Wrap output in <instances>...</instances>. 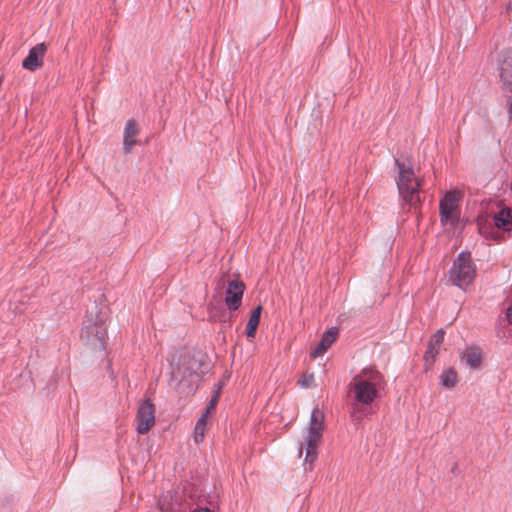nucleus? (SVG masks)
Instances as JSON below:
<instances>
[{"label":"nucleus","mask_w":512,"mask_h":512,"mask_svg":"<svg viewBox=\"0 0 512 512\" xmlns=\"http://www.w3.org/2000/svg\"><path fill=\"white\" fill-rule=\"evenodd\" d=\"M506 107L509 121H512V95L506 96Z\"/></svg>","instance_id":"obj_23"},{"label":"nucleus","mask_w":512,"mask_h":512,"mask_svg":"<svg viewBox=\"0 0 512 512\" xmlns=\"http://www.w3.org/2000/svg\"><path fill=\"white\" fill-rule=\"evenodd\" d=\"M387 382L384 375L372 365L366 366L353 376L349 384L352 400L349 403L350 416L361 420L368 410L385 393Z\"/></svg>","instance_id":"obj_1"},{"label":"nucleus","mask_w":512,"mask_h":512,"mask_svg":"<svg viewBox=\"0 0 512 512\" xmlns=\"http://www.w3.org/2000/svg\"><path fill=\"white\" fill-rule=\"evenodd\" d=\"M299 453L302 454V444L299 445Z\"/></svg>","instance_id":"obj_28"},{"label":"nucleus","mask_w":512,"mask_h":512,"mask_svg":"<svg viewBox=\"0 0 512 512\" xmlns=\"http://www.w3.org/2000/svg\"><path fill=\"white\" fill-rule=\"evenodd\" d=\"M512 299L507 296L501 304V313L495 324L497 344L506 346L512 336Z\"/></svg>","instance_id":"obj_7"},{"label":"nucleus","mask_w":512,"mask_h":512,"mask_svg":"<svg viewBox=\"0 0 512 512\" xmlns=\"http://www.w3.org/2000/svg\"><path fill=\"white\" fill-rule=\"evenodd\" d=\"M262 310V305H257L251 311L248 322L245 327V335L247 336V338L255 337L257 328L260 323Z\"/></svg>","instance_id":"obj_17"},{"label":"nucleus","mask_w":512,"mask_h":512,"mask_svg":"<svg viewBox=\"0 0 512 512\" xmlns=\"http://www.w3.org/2000/svg\"><path fill=\"white\" fill-rule=\"evenodd\" d=\"M394 165L398 169V178L396 185L401 201L402 209L405 206L416 209L421 202L419 195V182L415 178L414 168L410 161L401 157L394 156Z\"/></svg>","instance_id":"obj_3"},{"label":"nucleus","mask_w":512,"mask_h":512,"mask_svg":"<svg viewBox=\"0 0 512 512\" xmlns=\"http://www.w3.org/2000/svg\"><path fill=\"white\" fill-rule=\"evenodd\" d=\"M458 201V195L456 192L450 191L439 202V216L441 224L448 222L454 224L458 222L459 217L455 215L457 211L456 202Z\"/></svg>","instance_id":"obj_10"},{"label":"nucleus","mask_w":512,"mask_h":512,"mask_svg":"<svg viewBox=\"0 0 512 512\" xmlns=\"http://www.w3.org/2000/svg\"><path fill=\"white\" fill-rule=\"evenodd\" d=\"M210 364L205 356L198 353H185L178 362L171 364L169 385L183 395H193L198 389V381L209 371Z\"/></svg>","instance_id":"obj_2"},{"label":"nucleus","mask_w":512,"mask_h":512,"mask_svg":"<svg viewBox=\"0 0 512 512\" xmlns=\"http://www.w3.org/2000/svg\"><path fill=\"white\" fill-rule=\"evenodd\" d=\"M506 9H507V12H510V10L512 9V1H509L507 3Z\"/></svg>","instance_id":"obj_26"},{"label":"nucleus","mask_w":512,"mask_h":512,"mask_svg":"<svg viewBox=\"0 0 512 512\" xmlns=\"http://www.w3.org/2000/svg\"><path fill=\"white\" fill-rule=\"evenodd\" d=\"M476 275V267L472 262L471 252L462 250L449 269L453 285L464 288L472 283Z\"/></svg>","instance_id":"obj_5"},{"label":"nucleus","mask_w":512,"mask_h":512,"mask_svg":"<svg viewBox=\"0 0 512 512\" xmlns=\"http://www.w3.org/2000/svg\"><path fill=\"white\" fill-rule=\"evenodd\" d=\"M494 225L504 232L512 231V207L500 209L493 217Z\"/></svg>","instance_id":"obj_16"},{"label":"nucleus","mask_w":512,"mask_h":512,"mask_svg":"<svg viewBox=\"0 0 512 512\" xmlns=\"http://www.w3.org/2000/svg\"><path fill=\"white\" fill-rule=\"evenodd\" d=\"M47 51L45 43H38L32 47L27 56L22 61V67L28 71L34 72L43 66L44 55Z\"/></svg>","instance_id":"obj_12"},{"label":"nucleus","mask_w":512,"mask_h":512,"mask_svg":"<svg viewBox=\"0 0 512 512\" xmlns=\"http://www.w3.org/2000/svg\"><path fill=\"white\" fill-rule=\"evenodd\" d=\"M139 130L135 120L130 119L126 122L123 132V146L124 154H129L133 146L137 143L135 137L138 135Z\"/></svg>","instance_id":"obj_15"},{"label":"nucleus","mask_w":512,"mask_h":512,"mask_svg":"<svg viewBox=\"0 0 512 512\" xmlns=\"http://www.w3.org/2000/svg\"><path fill=\"white\" fill-rule=\"evenodd\" d=\"M245 290L246 286L240 279L228 281L224 301L230 312H234L240 308Z\"/></svg>","instance_id":"obj_9"},{"label":"nucleus","mask_w":512,"mask_h":512,"mask_svg":"<svg viewBox=\"0 0 512 512\" xmlns=\"http://www.w3.org/2000/svg\"><path fill=\"white\" fill-rule=\"evenodd\" d=\"M323 418L324 415L320 412L319 408L317 406L314 407L310 414L308 432L304 438L306 457L303 465L305 466V470L307 469V465L311 468L312 463L317 459V442L323 430Z\"/></svg>","instance_id":"obj_6"},{"label":"nucleus","mask_w":512,"mask_h":512,"mask_svg":"<svg viewBox=\"0 0 512 512\" xmlns=\"http://www.w3.org/2000/svg\"><path fill=\"white\" fill-rule=\"evenodd\" d=\"M136 418V432L139 435L147 434L155 424V405L150 399H144L139 403Z\"/></svg>","instance_id":"obj_8"},{"label":"nucleus","mask_w":512,"mask_h":512,"mask_svg":"<svg viewBox=\"0 0 512 512\" xmlns=\"http://www.w3.org/2000/svg\"><path fill=\"white\" fill-rule=\"evenodd\" d=\"M445 330L440 328L438 329L429 339L427 349L424 354V361L428 365H432L437 355L439 354L438 345H440L444 341Z\"/></svg>","instance_id":"obj_14"},{"label":"nucleus","mask_w":512,"mask_h":512,"mask_svg":"<svg viewBox=\"0 0 512 512\" xmlns=\"http://www.w3.org/2000/svg\"><path fill=\"white\" fill-rule=\"evenodd\" d=\"M465 361L470 368L476 369L481 365V353L477 349H471L468 351Z\"/></svg>","instance_id":"obj_19"},{"label":"nucleus","mask_w":512,"mask_h":512,"mask_svg":"<svg viewBox=\"0 0 512 512\" xmlns=\"http://www.w3.org/2000/svg\"><path fill=\"white\" fill-rule=\"evenodd\" d=\"M208 412H202L201 416L197 420L194 428V434L200 435L201 439H204V433L206 429V423L208 419Z\"/></svg>","instance_id":"obj_20"},{"label":"nucleus","mask_w":512,"mask_h":512,"mask_svg":"<svg viewBox=\"0 0 512 512\" xmlns=\"http://www.w3.org/2000/svg\"><path fill=\"white\" fill-rule=\"evenodd\" d=\"M498 70L505 91L512 92V51L506 49L498 56Z\"/></svg>","instance_id":"obj_11"},{"label":"nucleus","mask_w":512,"mask_h":512,"mask_svg":"<svg viewBox=\"0 0 512 512\" xmlns=\"http://www.w3.org/2000/svg\"><path fill=\"white\" fill-rule=\"evenodd\" d=\"M192 512H214L211 508L207 506H197Z\"/></svg>","instance_id":"obj_24"},{"label":"nucleus","mask_w":512,"mask_h":512,"mask_svg":"<svg viewBox=\"0 0 512 512\" xmlns=\"http://www.w3.org/2000/svg\"><path fill=\"white\" fill-rule=\"evenodd\" d=\"M506 186L509 187L512 190V182L506 183Z\"/></svg>","instance_id":"obj_27"},{"label":"nucleus","mask_w":512,"mask_h":512,"mask_svg":"<svg viewBox=\"0 0 512 512\" xmlns=\"http://www.w3.org/2000/svg\"><path fill=\"white\" fill-rule=\"evenodd\" d=\"M339 334V329L335 326L327 329L321 336L318 344L312 348L309 352V356L312 359H316L323 355L328 348L334 343Z\"/></svg>","instance_id":"obj_13"},{"label":"nucleus","mask_w":512,"mask_h":512,"mask_svg":"<svg viewBox=\"0 0 512 512\" xmlns=\"http://www.w3.org/2000/svg\"><path fill=\"white\" fill-rule=\"evenodd\" d=\"M457 375L453 368L444 371L440 376V383L446 388H452L456 384Z\"/></svg>","instance_id":"obj_18"},{"label":"nucleus","mask_w":512,"mask_h":512,"mask_svg":"<svg viewBox=\"0 0 512 512\" xmlns=\"http://www.w3.org/2000/svg\"><path fill=\"white\" fill-rule=\"evenodd\" d=\"M313 382H314V374L313 373L304 374L301 377V379L298 381L299 385L301 387H305V388L311 387L313 385Z\"/></svg>","instance_id":"obj_22"},{"label":"nucleus","mask_w":512,"mask_h":512,"mask_svg":"<svg viewBox=\"0 0 512 512\" xmlns=\"http://www.w3.org/2000/svg\"><path fill=\"white\" fill-rule=\"evenodd\" d=\"M204 439H201L200 438V435L198 434H194V441L195 443H200V442H203Z\"/></svg>","instance_id":"obj_25"},{"label":"nucleus","mask_w":512,"mask_h":512,"mask_svg":"<svg viewBox=\"0 0 512 512\" xmlns=\"http://www.w3.org/2000/svg\"><path fill=\"white\" fill-rule=\"evenodd\" d=\"M221 390H222V383L219 382L217 384V389L215 390L213 396L209 400V402H208L207 406L205 407V409L203 410V412H208V415H209L211 413V411L216 408V405L219 401V397L221 394Z\"/></svg>","instance_id":"obj_21"},{"label":"nucleus","mask_w":512,"mask_h":512,"mask_svg":"<svg viewBox=\"0 0 512 512\" xmlns=\"http://www.w3.org/2000/svg\"><path fill=\"white\" fill-rule=\"evenodd\" d=\"M107 314V308L98 307L96 302L94 303L93 307L88 309L86 312V319L81 330V337L84 338L94 350H106Z\"/></svg>","instance_id":"obj_4"}]
</instances>
